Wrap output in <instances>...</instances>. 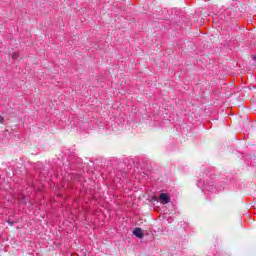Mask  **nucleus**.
I'll return each mask as SVG.
<instances>
[{
	"label": "nucleus",
	"instance_id": "1",
	"mask_svg": "<svg viewBox=\"0 0 256 256\" xmlns=\"http://www.w3.org/2000/svg\"><path fill=\"white\" fill-rule=\"evenodd\" d=\"M160 203H163L164 205H167L169 201H171V198H169V195L166 193H161L159 196Z\"/></svg>",
	"mask_w": 256,
	"mask_h": 256
},
{
	"label": "nucleus",
	"instance_id": "2",
	"mask_svg": "<svg viewBox=\"0 0 256 256\" xmlns=\"http://www.w3.org/2000/svg\"><path fill=\"white\" fill-rule=\"evenodd\" d=\"M133 235H135V237H138V239H143V230H141V228H136L133 231Z\"/></svg>",
	"mask_w": 256,
	"mask_h": 256
},
{
	"label": "nucleus",
	"instance_id": "3",
	"mask_svg": "<svg viewBox=\"0 0 256 256\" xmlns=\"http://www.w3.org/2000/svg\"><path fill=\"white\" fill-rule=\"evenodd\" d=\"M12 59H19V52L12 53Z\"/></svg>",
	"mask_w": 256,
	"mask_h": 256
},
{
	"label": "nucleus",
	"instance_id": "4",
	"mask_svg": "<svg viewBox=\"0 0 256 256\" xmlns=\"http://www.w3.org/2000/svg\"><path fill=\"white\" fill-rule=\"evenodd\" d=\"M3 121H5V118H3V116H0V123H3Z\"/></svg>",
	"mask_w": 256,
	"mask_h": 256
}]
</instances>
